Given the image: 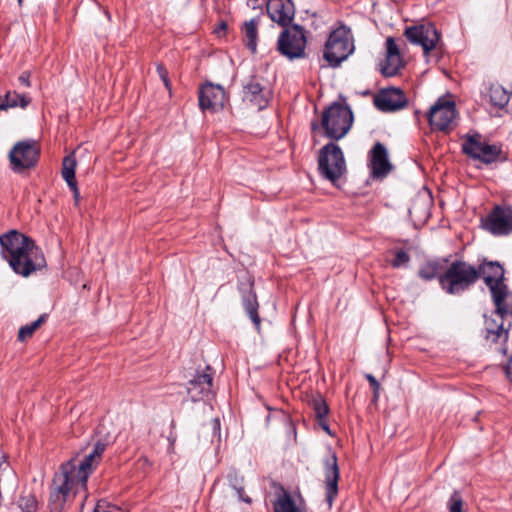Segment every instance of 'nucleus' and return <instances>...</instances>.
Listing matches in <instances>:
<instances>
[{"label":"nucleus","instance_id":"nucleus-1","mask_svg":"<svg viewBox=\"0 0 512 512\" xmlns=\"http://www.w3.org/2000/svg\"><path fill=\"white\" fill-rule=\"evenodd\" d=\"M105 449L106 445L98 441L82 460L74 458L62 464L54 477L56 488L50 494L52 511L59 512L62 509L69 493L77 494L86 490L88 477L99 463Z\"/></svg>","mask_w":512,"mask_h":512},{"label":"nucleus","instance_id":"nucleus-2","mask_svg":"<svg viewBox=\"0 0 512 512\" xmlns=\"http://www.w3.org/2000/svg\"><path fill=\"white\" fill-rule=\"evenodd\" d=\"M1 254L12 270L24 277L46 265L45 257L34 241L11 230L0 236Z\"/></svg>","mask_w":512,"mask_h":512},{"label":"nucleus","instance_id":"nucleus-3","mask_svg":"<svg viewBox=\"0 0 512 512\" xmlns=\"http://www.w3.org/2000/svg\"><path fill=\"white\" fill-rule=\"evenodd\" d=\"M479 278L477 268L465 262H453L445 274L440 276L439 282L448 294H460L467 290Z\"/></svg>","mask_w":512,"mask_h":512},{"label":"nucleus","instance_id":"nucleus-4","mask_svg":"<svg viewBox=\"0 0 512 512\" xmlns=\"http://www.w3.org/2000/svg\"><path fill=\"white\" fill-rule=\"evenodd\" d=\"M354 43L351 31L342 25L333 30L325 44L324 59L329 66L337 67L353 52Z\"/></svg>","mask_w":512,"mask_h":512},{"label":"nucleus","instance_id":"nucleus-5","mask_svg":"<svg viewBox=\"0 0 512 512\" xmlns=\"http://www.w3.org/2000/svg\"><path fill=\"white\" fill-rule=\"evenodd\" d=\"M508 311V306L505 304L504 311H498V307H496L491 316L485 315L482 330L486 345L503 355H506L508 351L509 329L504 326L503 319Z\"/></svg>","mask_w":512,"mask_h":512},{"label":"nucleus","instance_id":"nucleus-6","mask_svg":"<svg viewBox=\"0 0 512 512\" xmlns=\"http://www.w3.org/2000/svg\"><path fill=\"white\" fill-rule=\"evenodd\" d=\"M409 42L420 45L427 61H438L441 56L440 33L432 24L407 27L404 31Z\"/></svg>","mask_w":512,"mask_h":512},{"label":"nucleus","instance_id":"nucleus-7","mask_svg":"<svg viewBox=\"0 0 512 512\" xmlns=\"http://www.w3.org/2000/svg\"><path fill=\"white\" fill-rule=\"evenodd\" d=\"M462 151L470 158L484 164L507 160V155L503 152L501 145L487 143L479 133L465 135Z\"/></svg>","mask_w":512,"mask_h":512},{"label":"nucleus","instance_id":"nucleus-8","mask_svg":"<svg viewBox=\"0 0 512 512\" xmlns=\"http://www.w3.org/2000/svg\"><path fill=\"white\" fill-rule=\"evenodd\" d=\"M320 175L335 184L347 171L346 161L341 148L331 142L323 146L318 155Z\"/></svg>","mask_w":512,"mask_h":512},{"label":"nucleus","instance_id":"nucleus-9","mask_svg":"<svg viewBox=\"0 0 512 512\" xmlns=\"http://www.w3.org/2000/svg\"><path fill=\"white\" fill-rule=\"evenodd\" d=\"M481 276L488 286L492 300L498 311L505 310V300L509 295L508 288L504 283V269L498 262H486L478 269Z\"/></svg>","mask_w":512,"mask_h":512},{"label":"nucleus","instance_id":"nucleus-10","mask_svg":"<svg viewBox=\"0 0 512 512\" xmlns=\"http://www.w3.org/2000/svg\"><path fill=\"white\" fill-rule=\"evenodd\" d=\"M307 39L305 31L299 25L285 28L277 40L278 52L289 60L300 59L305 56Z\"/></svg>","mask_w":512,"mask_h":512},{"label":"nucleus","instance_id":"nucleus-11","mask_svg":"<svg viewBox=\"0 0 512 512\" xmlns=\"http://www.w3.org/2000/svg\"><path fill=\"white\" fill-rule=\"evenodd\" d=\"M38 156L36 141H20L9 152L10 167L15 173H22L36 165Z\"/></svg>","mask_w":512,"mask_h":512},{"label":"nucleus","instance_id":"nucleus-12","mask_svg":"<svg viewBox=\"0 0 512 512\" xmlns=\"http://www.w3.org/2000/svg\"><path fill=\"white\" fill-rule=\"evenodd\" d=\"M484 230L494 236H507L512 233V207L496 205L485 218L481 220Z\"/></svg>","mask_w":512,"mask_h":512},{"label":"nucleus","instance_id":"nucleus-13","mask_svg":"<svg viewBox=\"0 0 512 512\" xmlns=\"http://www.w3.org/2000/svg\"><path fill=\"white\" fill-rule=\"evenodd\" d=\"M427 118L432 128H449L456 125L457 112L454 101L440 97L429 109Z\"/></svg>","mask_w":512,"mask_h":512},{"label":"nucleus","instance_id":"nucleus-14","mask_svg":"<svg viewBox=\"0 0 512 512\" xmlns=\"http://www.w3.org/2000/svg\"><path fill=\"white\" fill-rule=\"evenodd\" d=\"M271 98L270 89L258 79L252 78L243 89V101L250 107L260 111L266 108Z\"/></svg>","mask_w":512,"mask_h":512},{"label":"nucleus","instance_id":"nucleus-15","mask_svg":"<svg viewBox=\"0 0 512 512\" xmlns=\"http://www.w3.org/2000/svg\"><path fill=\"white\" fill-rule=\"evenodd\" d=\"M227 96L220 85L208 83L199 92V106L202 111L217 112L225 106Z\"/></svg>","mask_w":512,"mask_h":512},{"label":"nucleus","instance_id":"nucleus-16","mask_svg":"<svg viewBox=\"0 0 512 512\" xmlns=\"http://www.w3.org/2000/svg\"><path fill=\"white\" fill-rule=\"evenodd\" d=\"M368 160L371 176L375 179L386 177L393 168L389 160L388 151L380 142L374 144L368 154Z\"/></svg>","mask_w":512,"mask_h":512},{"label":"nucleus","instance_id":"nucleus-17","mask_svg":"<svg viewBox=\"0 0 512 512\" xmlns=\"http://www.w3.org/2000/svg\"><path fill=\"white\" fill-rule=\"evenodd\" d=\"M375 107L383 112L397 111L404 108L408 100L404 92L399 88H386L382 89L374 96L373 99Z\"/></svg>","mask_w":512,"mask_h":512},{"label":"nucleus","instance_id":"nucleus-18","mask_svg":"<svg viewBox=\"0 0 512 512\" xmlns=\"http://www.w3.org/2000/svg\"><path fill=\"white\" fill-rule=\"evenodd\" d=\"M379 67L381 74L385 77L397 75L404 67L400 48L392 37L386 39L385 59L379 64Z\"/></svg>","mask_w":512,"mask_h":512},{"label":"nucleus","instance_id":"nucleus-19","mask_svg":"<svg viewBox=\"0 0 512 512\" xmlns=\"http://www.w3.org/2000/svg\"><path fill=\"white\" fill-rule=\"evenodd\" d=\"M352 124V111L340 104L329 107L322 117V128H351Z\"/></svg>","mask_w":512,"mask_h":512},{"label":"nucleus","instance_id":"nucleus-20","mask_svg":"<svg viewBox=\"0 0 512 512\" xmlns=\"http://www.w3.org/2000/svg\"><path fill=\"white\" fill-rule=\"evenodd\" d=\"M266 10L270 19L283 27L290 25L295 16L292 0H269Z\"/></svg>","mask_w":512,"mask_h":512},{"label":"nucleus","instance_id":"nucleus-21","mask_svg":"<svg viewBox=\"0 0 512 512\" xmlns=\"http://www.w3.org/2000/svg\"><path fill=\"white\" fill-rule=\"evenodd\" d=\"M326 501L331 508L338 494L339 468L335 454H332L324 462Z\"/></svg>","mask_w":512,"mask_h":512},{"label":"nucleus","instance_id":"nucleus-22","mask_svg":"<svg viewBox=\"0 0 512 512\" xmlns=\"http://www.w3.org/2000/svg\"><path fill=\"white\" fill-rule=\"evenodd\" d=\"M213 377L209 372L196 375L189 381L187 392L193 401H198L211 393Z\"/></svg>","mask_w":512,"mask_h":512},{"label":"nucleus","instance_id":"nucleus-23","mask_svg":"<svg viewBox=\"0 0 512 512\" xmlns=\"http://www.w3.org/2000/svg\"><path fill=\"white\" fill-rule=\"evenodd\" d=\"M31 102V98L26 94H20L15 90H8L2 96L0 95V112L8 111L13 108H26Z\"/></svg>","mask_w":512,"mask_h":512},{"label":"nucleus","instance_id":"nucleus-24","mask_svg":"<svg viewBox=\"0 0 512 512\" xmlns=\"http://www.w3.org/2000/svg\"><path fill=\"white\" fill-rule=\"evenodd\" d=\"M243 306L248 313L250 319L257 328L260 326V318L258 315V301L255 292L252 290V283L247 288L241 289Z\"/></svg>","mask_w":512,"mask_h":512},{"label":"nucleus","instance_id":"nucleus-25","mask_svg":"<svg viewBox=\"0 0 512 512\" xmlns=\"http://www.w3.org/2000/svg\"><path fill=\"white\" fill-rule=\"evenodd\" d=\"M275 512H303L301 505H297L291 494L281 488V492L277 495L274 502Z\"/></svg>","mask_w":512,"mask_h":512},{"label":"nucleus","instance_id":"nucleus-26","mask_svg":"<svg viewBox=\"0 0 512 512\" xmlns=\"http://www.w3.org/2000/svg\"><path fill=\"white\" fill-rule=\"evenodd\" d=\"M258 25L259 19H251L245 21L241 29L246 46L252 53H255L257 50Z\"/></svg>","mask_w":512,"mask_h":512},{"label":"nucleus","instance_id":"nucleus-27","mask_svg":"<svg viewBox=\"0 0 512 512\" xmlns=\"http://www.w3.org/2000/svg\"><path fill=\"white\" fill-rule=\"evenodd\" d=\"M511 98V93L499 84L491 85L489 99L493 107L505 110Z\"/></svg>","mask_w":512,"mask_h":512},{"label":"nucleus","instance_id":"nucleus-28","mask_svg":"<svg viewBox=\"0 0 512 512\" xmlns=\"http://www.w3.org/2000/svg\"><path fill=\"white\" fill-rule=\"evenodd\" d=\"M76 160L73 155H68L63 159L62 163V177L68 186H73L76 182L75 179Z\"/></svg>","mask_w":512,"mask_h":512},{"label":"nucleus","instance_id":"nucleus-29","mask_svg":"<svg viewBox=\"0 0 512 512\" xmlns=\"http://www.w3.org/2000/svg\"><path fill=\"white\" fill-rule=\"evenodd\" d=\"M47 315L42 314L40 317L30 324L24 325L19 329L18 340L23 342L31 337L33 333L46 321Z\"/></svg>","mask_w":512,"mask_h":512},{"label":"nucleus","instance_id":"nucleus-30","mask_svg":"<svg viewBox=\"0 0 512 512\" xmlns=\"http://www.w3.org/2000/svg\"><path fill=\"white\" fill-rule=\"evenodd\" d=\"M18 505L24 512H35L38 507L36 497L32 494L22 495L18 501Z\"/></svg>","mask_w":512,"mask_h":512},{"label":"nucleus","instance_id":"nucleus-31","mask_svg":"<svg viewBox=\"0 0 512 512\" xmlns=\"http://www.w3.org/2000/svg\"><path fill=\"white\" fill-rule=\"evenodd\" d=\"M464 502L459 492H453L447 502L449 512H464Z\"/></svg>","mask_w":512,"mask_h":512},{"label":"nucleus","instance_id":"nucleus-32","mask_svg":"<svg viewBox=\"0 0 512 512\" xmlns=\"http://www.w3.org/2000/svg\"><path fill=\"white\" fill-rule=\"evenodd\" d=\"M419 275L424 280H431L438 275V265L434 262H427L420 270Z\"/></svg>","mask_w":512,"mask_h":512},{"label":"nucleus","instance_id":"nucleus-33","mask_svg":"<svg viewBox=\"0 0 512 512\" xmlns=\"http://www.w3.org/2000/svg\"><path fill=\"white\" fill-rule=\"evenodd\" d=\"M312 406L316 417L319 419V421H323L329 412L326 402L319 397L312 401Z\"/></svg>","mask_w":512,"mask_h":512},{"label":"nucleus","instance_id":"nucleus-34","mask_svg":"<svg viewBox=\"0 0 512 512\" xmlns=\"http://www.w3.org/2000/svg\"><path fill=\"white\" fill-rule=\"evenodd\" d=\"M229 481H230V485L233 487V489L236 490L239 499L245 503H251V499L247 496H244V489L241 486L242 479H238V477L236 475H230Z\"/></svg>","mask_w":512,"mask_h":512},{"label":"nucleus","instance_id":"nucleus-35","mask_svg":"<svg viewBox=\"0 0 512 512\" xmlns=\"http://www.w3.org/2000/svg\"><path fill=\"white\" fill-rule=\"evenodd\" d=\"M94 512H125L122 508L111 504L106 500L98 501L96 507L94 508Z\"/></svg>","mask_w":512,"mask_h":512},{"label":"nucleus","instance_id":"nucleus-36","mask_svg":"<svg viewBox=\"0 0 512 512\" xmlns=\"http://www.w3.org/2000/svg\"><path fill=\"white\" fill-rule=\"evenodd\" d=\"M156 69L160 79L163 81L165 88L169 91V93H171V82L169 80L167 69L161 63L157 64Z\"/></svg>","mask_w":512,"mask_h":512},{"label":"nucleus","instance_id":"nucleus-37","mask_svg":"<svg viewBox=\"0 0 512 512\" xmlns=\"http://www.w3.org/2000/svg\"><path fill=\"white\" fill-rule=\"evenodd\" d=\"M410 260L409 255L403 251L399 250L396 252L395 259L392 262L393 267L398 268L406 265Z\"/></svg>","mask_w":512,"mask_h":512},{"label":"nucleus","instance_id":"nucleus-38","mask_svg":"<svg viewBox=\"0 0 512 512\" xmlns=\"http://www.w3.org/2000/svg\"><path fill=\"white\" fill-rule=\"evenodd\" d=\"M327 137L333 140H339L345 137L349 130H325Z\"/></svg>","mask_w":512,"mask_h":512},{"label":"nucleus","instance_id":"nucleus-39","mask_svg":"<svg viewBox=\"0 0 512 512\" xmlns=\"http://www.w3.org/2000/svg\"><path fill=\"white\" fill-rule=\"evenodd\" d=\"M211 429L213 430V437L220 441V421L218 418H214L209 423Z\"/></svg>","mask_w":512,"mask_h":512},{"label":"nucleus","instance_id":"nucleus-40","mask_svg":"<svg viewBox=\"0 0 512 512\" xmlns=\"http://www.w3.org/2000/svg\"><path fill=\"white\" fill-rule=\"evenodd\" d=\"M366 379L369 381L370 385L372 386V388L374 390L375 397H377L378 396V392H379V388H380L378 381L371 374H367L366 375Z\"/></svg>","mask_w":512,"mask_h":512},{"label":"nucleus","instance_id":"nucleus-41","mask_svg":"<svg viewBox=\"0 0 512 512\" xmlns=\"http://www.w3.org/2000/svg\"><path fill=\"white\" fill-rule=\"evenodd\" d=\"M19 82L25 87H30V72L24 71L18 78Z\"/></svg>","mask_w":512,"mask_h":512},{"label":"nucleus","instance_id":"nucleus-42","mask_svg":"<svg viewBox=\"0 0 512 512\" xmlns=\"http://www.w3.org/2000/svg\"><path fill=\"white\" fill-rule=\"evenodd\" d=\"M506 375L512 380V357L510 358L508 364L505 367Z\"/></svg>","mask_w":512,"mask_h":512},{"label":"nucleus","instance_id":"nucleus-43","mask_svg":"<svg viewBox=\"0 0 512 512\" xmlns=\"http://www.w3.org/2000/svg\"><path fill=\"white\" fill-rule=\"evenodd\" d=\"M69 188L73 191L74 198L76 201L79 199V190L77 187V182L73 183V186H69Z\"/></svg>","mask_w":512,"mask_h":512},{"label":"nucleus","instance_id":"nucleus-44","mask_svg":"<svg viewBox=\"0 0 512 512\" xmlns=\"http://www.w3.org/2000/svg\"><path fill=\"white\" fill-rule=\"evenodd\" d=\"M320 424H321L322 428H323L325 431H327L328 433H330L329 427H328L326 424L322 423V421H320Z\"/></svg>","mask_w":512,"mask_h":512},{"label":"nucleus","instance_id":"nucleus-45","mask_svg":"<svg viewBox=\"0 0 512 512\" xmlns=\"http://www.w3.org/2000/svg\"><path fill=\"white\" fill-rule=\"evenodd\" d=\"M22 2H23V0H18L19 5H21V4H22Z\"/></svg>","mask_w":512,"mask_h":512}]
</instances>
